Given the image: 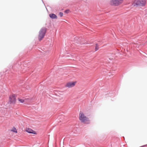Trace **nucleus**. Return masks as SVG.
Segmentation results:
<instances>
[{"mask_svg":"<svg viewBox=\"0 0 147 147\" xmlns=\"http://www.w3.org/2000/svg\"><path fill=\"white\" fill-rule=\"evenodd\" d=\"M79 119L80 121L82 123H87L89 121V118L85 116L84 113L80 112L79 115Z\"/></svg>","mask_w":147,"mask_h":147,"instance_id":"obj_1","label":"nucleus"},{"mask_svg":"<svg viewBox=\"0 0 147 147\" xmlns=\"http://www.w3.org/2000/svg\"><path fill=\"white\" fill-rule=\"evenodd\" d=\"M146 4V0H135L134 2V6H144Z\"/></svg>","mask_w":147,"mask_h":147,"instance_id":"obj_2","label":"nucleus"},{"mask_svg":"<svg viewBox=\"0 0 147 147\" xmlns=\"http://www.w3.org/2000/svg\"><path fill=\"white\" fill-rule=\"evenodd\" d=\"M47 31V29L45 28H41L39 32L38 39L40 41L45 36Z\"/></svg>","mask_w":147,"mask_h":147,"instance_id":"obj_3","label":"nucleus"},{"mask_svg":"<svg viewBox=\"0 0 147 147\" xmlns=\"http://www.w3.org/2000/svg\"><path fill=\"white\" fill-rule=\"evenodd\" d=\"M123 1V0H111L110 1V3L112 5L118 6L121 4Z\"/></svg>","mask_w":147,"mask_h":147,"instance_id":"obj_4","label":"nucleus"},{"mask_svg":"<svg viewBox=\"0 0 147 147\" xmlns=\"http://www.w3.org/2000/svg\"><path fill=\"white\" fill-rule=\"evenodd\" d=\"M16 101V95L13 94L10 95L9 96V102L14 104Z\"/></svg>","mask_w":147,"mask_h":147,"instance_id":"obj_5","label":"nucleus"},{"mask_svg":"<svg viewBox=\"0 0 147 147\" xmlns=\"http://www.w3.org/2000/svg\"><path fill=\"white\" fill-rule=\"evenodd\" d=\"M76 83V81L68 82L66 84L65 86L68 88H71L75 86Z\"/></svg>","mask_w":147,"mask_h":147,"instance_id":"obj_6","label":"nucleus"},{"mask_svg":"<svg viewBox=\"0 0 147 147\" xmlns=\"http://www.w3.org/2000/svg\"><path fill=\"white\" fill-rule=\"evenodd\" d=\"M25 131L30 134H36V133L35 131L32 129H31L29 128H26L25 129Z\"/></svg>","mask_w":147,"mask_h":147,"instance_id":"obj_7","label":"nucleus"},{"mask_svg":"<svg viewBox=\"0 0 147 147\" xmlns=\"http://www.w3.org/2000/svg\"><path fill=\"white\" fill-rule=\"evenodd\" d=\"M50 17L52 19H56L57 18V16L54 14H49Z\"/></svg>","mask_w":147,"mask_h":147,"instance_id":"obj_8","label":"nucleus"},{"mask_svg":"<svg viewBox=\"0 0 147 147\" xmlns=\"http://www.w3.org/2000/svg\"><path fill=\"white\" fill-rule=\"evenodd\" d=\"M11 131L16 133H17V131L16 128L14 127H13L12 129H11Z\"/></svg>","mask_w":147,"mask_h":147,"instance_id":"obj_9","label":"nucleus"},{"mask_svg":"<svg viewBox=\"0 0 147 147\" xmlns=\"http://www.w3.org/2000/svg\"><path fill=\"white\" fill-rule=\"evenodd\" d=\"M99 46L98 44H96L95 48V51H96L99 49Z\"/></svg>","mask_w":147,"mask_h":147,"instance_id":"obj_10","label":"nucleus"},{"mask_svg":"<svg viewBox=\"0 0 147 147\" xmlns=\"http://www.w3.org/2000/svg\"><path fill=\"white\" fill-rule=\"evenodd\" d=\"M18 100L21 103H23L24 102V100L22 99L19 98Z\"/></svg>","mask_w":147,"mask_h":147,"instance_id":"obj_11","label":"nucleus"},{"mask_svg":"<svg viewBox=\"0 0 147 147\" xmlns=\"http://www.w3.org/2000/svg\"><path fill=\"white\" fill-rule=\"evenodd\" d=\"M59 15L61 17H62V16H63V13L62 12H60L59 13Z\"/></svg>","mask_w":147,"mask_h":147,"instance_id":"obj_12","label":"nucleus"},{"mask_svg":"<svg viewBox=\"0 0 147 147\" xmlns=\"http://www.w3.org/2000/svg\"><path fill=\"white\" fill-rule=\"evenodd\" d=\"M69 12V10H66L65 11V12L66 13H68Z\"/></svg>","mask_w":147,"mask_h":147,"instance_id":"obj_13","label":"nucleus"},{"mask_svg":"<svg viewBox=\"0 0 147 147\" xmlns=\"http://www.w3.org/2000/svg\"><path fill=\"white\" fill-rule=\"evenodd\" d=\"M145 145H144V146H145Z\"/></svg>","mask_w":147,"mask_h":147,"instance_id":"obj_14","label":"nucleus"}]
</instances>
